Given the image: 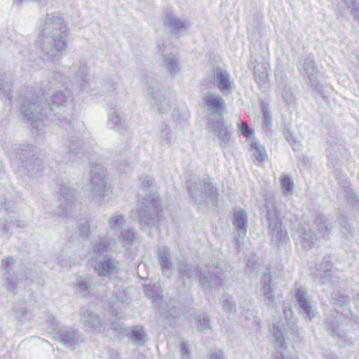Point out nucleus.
Masks as SVG:
<instances>
[{"instance_id": "f257e3e1", "label": "nucleus", "mask_w": 359, "mask_h": 359, "mask_svg": "<svg viewBox=\"0 0 359 359\" xmlns=\"http://www.w3.org/2000/svg\"><path fill=\"white\" fill-rule=\"evenodd\" d=\"M67 28L59 13L47 14L41 34L38 37V53L45 61L60 59L67 47Z\"/></svg>"}, {"instance_id": "f03ea898", "label": "nucleus", "mask_w": 359, "mask_h": 359, "mask_svg": "<svg viewBox=\"0 0 359 359\" xmlns=\"http://www.w3.org/2000/svg\"><path fill=\"white\" fill-rule=\"evenodd\" d=\"M153 183L154 178L151 176L140 177L137 207L132 211L133 216L144 225L151 224L161 211L158 196L150 190Z\"/></svg>"}, {"instance_id": "7ed1b4c3", "label": "nucleus", "mask_w": 359, "mask_h": 359, "mask_svg": "<svg viewBox=\"0 0 359 359\" xmlns=\"http://www.w3.org/2000/svg\"><path fill=\"white\" fill-rule=\"evenodd\" d=\"M50 122L58 124L66 129L71 125V116L74 110L75 104L72 93L69 89L56 91L50 98Z\"/></svg>"}, {"instance_id": "20e7f679", "label": "nucleus", "mask_w": 359, "mask_h": 359, "mask_svg": "<svg viewBox=\"0 0 359 359\" xmlns=\"http://www.w3.org/2000/svg\"><path fill=\"white\" fill-rule=\"evenodd\" d=\"M111 240L104 236L95 243L88 253L89 264L100 277H110L118 273V263L108 256H102L108 250Z\"/></svg>"}, {"instance_id": "39448f33", "label": "nucleus", "mask_w": 359, "mask_h": 359, "mask_svg": "<svg viewBox=\"0 0 359 359\" xmlns=\"http://www.w3.org/2000/svg\"><path fill=\"white\" fill-rule=\"evenodd\" d=\"M21 111L25 118L36 129L48 126L50 122L48 114L43 112V107L39 101V95L34 87H25L21 90Z\"/></svg>"}, {"instance_id": "423d86ee", "label": "nucleus", "mask_w": 359, "mask_h": 359, "mask_svg": "<svg viewBox=\"0 0 359 359\" xmlns=\"http://www.w3.org/2000/svg\"><path fill=\"white\" fill-rule=\"evenodd\" d=\"M266 219L269 229L271 231V241L278 247L283 245L289 241L287 230L283 227L280 219V210L278 209L275 198L269 195L266 198Z\"/></svg>"}, {"instance_id": "0eeeda50", "label": "nucleus", "mask_w": 359, "mask_h": 359, "mask_svg": "<svg viewBox=\"0 0 359 359\" xmlns=\"http://www.w3.org/2000/svg\"><path fill=\"white\" fill-rule=\"evenodd\" d=\"M90 192L95 200L100 204L108 203L112 198V190L107 187L105 170L100 165H93L90 170Z\"/></svg>"}, {"instance_id": "6e6552de", "label": "nucleus", "mask_w": 359, "mask_h": 359, "mask_svg": "<svg viewBox=\"0 0 359 359\" xmlns=\"http://www.w3.org/2000/svg\"><path fill=\"white\" fill-rule=\"evenodd\" d=\"M158 53L162 56V63L170 75H175L182 69L177 54L169 40L161 39L157 42Z\"/></svg>"}, {"instance_id": "1a4fd4ad", "label": "nucleus", "mask_w": 359, "mask_h": 359, "mask_svg": "<svg viewBox=\"0 0 359 359\" xmlns=\"http://www.w3.org/2000/svg\"><path fill=\"white\" fill-rule=\"evenodd\" d=\"M46 329L53 337L65 345L72 346L79 342V335L76 330L72 327H60L52 315H48L46 319Z\"/></svg>"}, {"instance_id": "9d476101", "label": "nucleus", "mask_w": 359, "mask_h": 359, "mask_svg": "<svg viewBox=\"0 0 359 359\" xmlns=\"http://www.w3.org/2000/svg\"><path fill=\"white\" fill-rule=\"evenodd\" d=\"M187 187L195 203L200 204L210 201L215 203L216 201V190L211 184L207 182L201 184L199 182L189 180L187 182Z\"/></svg>"}, {"instance_id": "9b49d317", "label": "nucleus", "mask_w": 359, "mask_h": 359, "mask_svg": "<svg viewBox=\"0 0 359 359\" xmlns=\"http://www.w3.org/2000/svg\"><path fill=\"white\" fill-rule=\"evenodd\" d=\"M76 208L74 191L67 187L61 188L55 214L60 217H68L75 212Z\"/></svg>"}, {"instance_id": "f8f14e48", "label": "nucleus", "mask_w": 359, "mask_h": 359, "mask_svg": "<svg viewBox=\"0 0 359 359\" xmlns=\"http://www.w3.org/2000/svg\"><path fill=\"white\" fill-rule=\"evenodd\" d=\"M161 21L163 26L172 33L185 31L191 26V20L187 17H178L171 8L163 12Z\"/></svg>"}, {"instance_id": "ddd939ff", "label": "nucleus", "mask_w": 359, "mask_h": 359, "mask_svg": "<svg viewBox=\"0 0 359 359\" xmlns=\"http://www.w3.org/2000/svg\"><path fill=\"white\" fill-rule=\"evenodd\" d=\"M107 124L109 128L121 133L128 130L130 121L122 109L116 106V107H111L109 109Z\"/></svg>"}, {"instance_id": "4468645a", "label": "nucleus", "mask_w": 359, "mask_h": 359, "mask_svg": "<svg viewBox=\"0 0 359 359\" xmlns=\"http://www.w3.org/2000/svg\"><path fill=\"white\" fill-rule=\"evenodd\" d=\"M212 83L223 95H229L235 88L234 81L230 74L221 68L214 70Z\"/></svg>"}, {"instance_id": "2eb2a0df", "label": "nucleus", "mask_w": 359, "mask_h": 359, "mask_svg": "<svg viewBox=\"0 0 359 359\" xmlns=\"http://www.w3.org/2000/svg\"><path fill=\"white\" fill-rule=\"evenodd\" d=\"M207 128L210 131L217 134L222 147H228L231 140V133L225 125L222 116H219L217 118H208Z\"/></svg>"}, {"instance_id": "dca6fc26", "label": "nucleus", "mask_w": 359, "mask_h": 359, "mask_svg": "<svg viewBox=\"0 0 359 359\" xmlns=\"http://www.w3.org/2000/svg\"><path fill=\"white\" fill-rule=\"evenodd\" d=\"M313 276L319 278L323 284L334 285L338 283L339 279L332 263L327 259H323L320 264L316 265Z\"/></svg>"}, {"instance_id": "f3484780", "label": "nucleus", "mask_w": 359, "mask_h": 359, "mask_svg": "<svg viewBox=\"0 0 359 359\" xmlns=\"http://www.w3.org/2000/svg\"><path fill=\"white\" fill-rule=\"evenodd\" d=\"M200 283L205 291L215 289L222 285V277L219 269L216 266H210L200 275Z\"/></svg>"}, {"instance_id": "a211bd4d", "label": "nucleus", "mask_w": 359, "mask_h": 359, "mask_svg": "<svg viewBox=\"0 0 359 359\" xmlns=\"http://www.w3.org/2000/svg\"><path fill=\"white\" fill-rule=\"evenodd\" d=\"M251 65L253 66L254 78L260 86L265 85L268 81L269 64L262 55L252 57Z\"/></svg>"}, {"instance_id": "6ab92c4d", "label": "nucleus", "mask_w": 359, "mask_h": 359, "mask_svg": "<svg viewBox=\"0 0 359 359\" xmlns=\"http://www.w3.org/2000/svg\"><path fill=\"white\" fill-rule=\"evenodd\" d=\"M301 73L308 79L309 83L312 88L319 93H322L323 86L318 81V70L313 58L307 57L304 60Z\"/></svg>"}, {"instance_id": "aec40b11", "label": "nucleus", "mask_w": 359, "mask_h": 359, "mask_svg": "<svg viewBox=\"0 0 359 359\" xmlns=\"http://www.w3.org/2000/svg\"><path fill=\"white\" fill-rule=\"evenodd\" d=\"M260 292L264 297V303L271 308L276 306V296L274 293L275 285L272 282V278L269 273H264L259 280Z\"/></svg>"}, {"instance_id": "412c9836", "label": "nucleus", "mask_w": 359, "mask_h": 359, "mask_svg": "<svg viewBox=\"0 0 359 359\" xmlns=\"http://www.w3.org/2000/svg\"><path fill=\"white\" fill-rule=\"evenodd\" d=\"M147 94L152 97V107L161 114H165L170 109V102L162 95L158 88L149 83L147 88Z\"/></svg>"}, {"instance_id": "4be33fe9", "label": "nucleus", "mask_w": 359, "mask_h": 359, "mask_svg": "<svg viewBox=\"0 0 359 359\" xmlns=\"http://www.w3.org/2000/svg\"><path fill=\"white\" fill-rule=\"evenodd\" d=\"M294 236L297 244L304 250L311 249L318 240L309 224L299 227Z\"/></svg>"}, {"instance_id": "5701e85b", "label": "nucleus", "mask_w": 359, "mask_h": 359, "mask_svg": "<svg viewBox=\"0 0 359 359\" xmlns=\"http://www.w3.org/2000/svg\"><path fill=\"white\" fill-rule=\"evenodd\" d=\"M306 291L304 287H300L297 289L295 298L300 308V312L306 319L311 320L316 316V311L311 302L306 299Z\"/></svg>"}, {"instance_id": "b1692460", "label": "nucleus", "mask_w": 359, "mask_h": 359, "mask_svg": "<svg viewBox=\"0 0 359 359\" xmlns=\"http://www.w3.org/2000/svg\"><path fill=\"white\" fill-rule=\"evenodd\" d=\"M203 101L206 109L214 114H219L225 109L226 104L221 95L208 92L203 96Z\"/></svg>"}, {"instance_id": "393cba45", "label": "nucleus", "mask_w": 359, "mask_h": 359, "mask_svg": "<svg viewBox=\"0 0 359 359\" xmlns=\"http://www.w3.org/2000/svg\"><path fill=\"white\" fill-rule=\"evenodd\" d=\"M311 229L316 231L313 234L319 240L329 238L332 226L325 215H318L316 217Z\"/></svg>"}, {"instance_id": "a878e982", "label": "nucleus", "mask_w": 359, "mask_h": 359, "mask_svg": "<svg viewBox=\"0 0 359 359\" xmlns=\"http://www.w3.org/2000/svg\"><path fill=\"white\" fill-rule=\"evenodd\" d=\"M67 81L68 79L60 72H55L50 74L47 81L42 83L41 91H43V95L52 89L65 87Z\"/></svg>"}, {"instance_id": "bb28decb", "label": "nucleus", "mask_w": 359, "mask_h": 359, "mask_svg": "<svg viewBox=\"0 0 359 359\" xmlns=\"http://www.w3.org/2000/svg\"><path fill=\"white\" fill-rule=\"evenodd\" d=\"M233 225L237 229L238 236L241 238H244L247 231L248 215L243 210H234Z\"/></svg>"}, {"instance_id": "cd10ccee", "label": "nucleus", "mask_w": 359, "mask_h": 359, "mask_svg": "<svg viewBox=\"0 0 359 359\" xmlns=\"http://www.w3.org/2000/svg\"><path fill=\"white\" fill-rule=\"evenodd\" d=\"M14 264V260L12 257H7L2 262V267L6 271L5 273V285L7 289L10 291L14 290L15 288L16 282L14 280L15 278L19 279L15 276L14 273H11V268ZM22 279L21 278H20Z\"/></svg>"}, {"instance_id": "c85d7f7f", "label": "nucleus", "mask_w": 359, "mask_h": 359, "mask_svg": "<svg viewBox=\"0 0 359 359\" xmlns=\"http://www.w3.org/2000/svg\"><path fill=\"white\" fill-rule=\"evenodd\" d=\"M158 257L163 275L166 277H170L172 273V262L167 248H159L158 250Z\"/></svg>"}, {"instance_id": "c756f323", "label": "nucleus", "mask_w": 359, "mask_h": 359, "mask_svg": "<svg viewBox=\"0 0 359 359\" xmlns=\"http://www.w3.org/2000/svg\"><path fill=\"white\" fill-rule=\"evenodd\" d=\"M81 316L86 330L89 331L100 330L102 327L100 320L93 312L88 310H83Z\"/></svg>"}, {"instance_id": "7c9ffc66", "label": "nucleus", "mask_w": 359, "mask_h": 359, "mask_svg": "<svg viewBox=\"0 0 359 359\" xmlns=\"http://www.w3.org/2000/svg\"><path fill=\"white\" fill-rule=\"evenodd\" d=\"M250 151L253 158V161L257 165H259L267 157L265 148L257 141L252 142Z\"/></svg>"}, {"instance_id": "2f4dec72", "label": "nucleus", "mask_w": 359, "mask_h": 359, "mask_svg": "<svg viewBox=\"0 0 359 359\" xmlns=\"http://www.w3.org/2000/svg\"><path fill=\"white\" fill-rule=\"evenodd\" d=\"M12 83L13 76L11 74L0 73V91L8 100L11 97Z\"/></svg>"}, {"instance_id": "473e14b6", "label": "nucleus", "mask_w": 359, "mask_h": 359, "mask_svg": "<svg viewBox=\"0 0 359 359\" xmlns=\"http://www.w3.org/2000/svg\"><path fill=\"white\" fill-rule=\"evenodd\" d=\"M76 78L77 81L80 83L81 88L85 90L86 88V85L90 80V75L88 72V67L83 61L79 62Z\"/></svg>"}, {"instance_id": "72a5a7b5", "label": "nucleus", "mask_w": 359, "mask_h": 359, "mask_svg": "<svg viewBox=\"0 0 359 359\" xmlns=\"http://www.w3.org/2000/svg\"><path fill=\"white\" fill-rule=\"evenodd\" d=\"M128 337L135 344L144 345L147 341L146 334L142 327L135 326L127 333Z\"/></svg>"}, {"instance_id": "f704fd0d", "label": "nucleus", "mask_w": 359, "mask_h": 359, "mask_svg": "<svg viewBox=\"0 0 359 359\" xmlns=\"http://www.w3.org/2000/svg\"><path fill=\"white\" fill-rule=\"evenodd\" d=\"M68 147L70 154L75 155L79 159L83 160L87 156L83 143L80 140L71 141Z\"/></svg>"}, {"instance_id": "c9c22d12", "label": "nucleus", "mask_w": 359, "mask_h": 359, "mask_svg": "<svg viewBox=\"0 0 359 359\" xmlns=\"http://www.w3.org/2000/svg\"><path fill=\"white\" fill-rule=\"evenodd\" d=\"M109 227L115 231H120L126 224V219L121 212H115L108 219Z\"/></svg>"}, {"instance_id": "e433bc0d", "label": "nucleus", "mask_w": 359, "mask_h": 359, "mask_svg": "<svg viewBox=\"0 0 359 359\" xmlns=\"http://www.w3.org/2000/svg\"><path fill=\"white\" fill-rule=\"evenodd\" d=\"M93 287L92 278H86L84 280H81L74 285V289L76 293L79 294L83 297L88 295Z\"/></svg>"}, {"instance_id": "4c0bfd02", "label": "nucleus", "mask_w": 359, "mask_h": 359, "mask_svg": "<svg viewBox=\"0 0 359 359\" xmlns=\"http://www.w3.org/2000/svg\"><path fill=\"white\" fill-rule=\"evenodd\" d=\"M144 292L158 306V302H161L163 299L161 288L156 285H148L144 287Z\"/></svg>"}, {"instance_id": "58836bf2", "label": "nucleus", "mask_w": 359, "mask_h": 359, "mask_svg": "<svg viewBox=\"0 0 359 359\" xmlns=\"http://www.w3.org/2000/svg\"><path fill=\"white\" fill-rule=\"evenodd\" d=\"M271 332L277 346L283 347L285 341V330L283 325L280 323L274 325L272 327Z\"/></svg>"}, {"instance_id": "ea45409f", "label": "nucleus", "mask_w": 359, "mask_h": 359, "mask_svg": "<svg viewBox=\"0 0 359 359\" xmlns=\"http://www.w3.org/2000/svg\"><path fill=\"white\" fill-rule=\"evenodd\" d=\"M278 93L281 95L282 99L286 104L290 105L294 101V97L290 87L286 84L279 82L278 86Z\"/></svg>"}, {"instance_id": "a19ab883", "label": "nucleus", "mask_w": 359, "mask_h": 359, "mask_svg": "<svg viewBox=\"0 0 359 359\" xmlns=\"http://www.w3.org/2000/svg\"><path fill=\"white\" fill-rule=\"evenodd\" d=\"M172 116L176 126L179 127L183 128L189 123V115L187 111L180 113L178 111H175Z\"/></svg>"}, {"instance_id": "79ce46f5", "label": "nucleus", "mask_w": 359, "mask_h": 359, "mask_svg": "<svg viewBox=\"0 0 359 359\" xmlns=\"http://www.w3.org/2000/svg\"><path fill=\"white\" fill-rule=\"evenodd\" d=\"M281 189L285 196H289L292 194L294 189V183L292 179L287 176L284 175L281 180Z\"/></svg>"}, {"instance_id": "37998d69", "label": "nucleus", "mask_w": 359, "mask_h": 359, "mask_svg": "<svg viewBox=\"0 0 359 359\" xmlns=\"http://www.w3.org/2000/svg\"><path fill=\"white\" fill-rule=\"evenodd\" d=\"M121 239L123 245L128 247L131 245L135 240V231L133 229H126L121 231Z\"/></svg>"}, {"instance_id": "c03bdc74", "label": "nucleus", "mask_w": 359, "mask_h": 359, "mask_svg": "<svg viewBox=\"0 0 359 359\" xmlns=\"http://www.w3.org/2000/svg\"><path fill=\"white\" fill-rule=\"evenodd\" d=\"M350 298L339 292H334L332 295L331 302L334 305L345 306L349 303Z\"/></svg>"}, {"instance_id": "a18cd8bd", "label": "nucleus", "mask_w": 359, "mask_h": 359, "mask_svg": "<svg viewBox=\"0 0 359 359\" xmlns=\"http://www.w3.org/2000/svg\"><path fill=\"white\" fill-rule=\"evenodd\" d=\"M170 143H171L170 130L166 126H165L161 128V130L160 144L162 147H167L170 145Z\"/></svg>"}, {"instance_id": "49530a36", "label": "nucleus", "mask_w": 359, "mask_h": 359, "mask_svg": "<svg viewBox=\"0 0 359 359\" xmlns=\"http://www.w3.org/2000/svg\"><path fill=\"white\" fill-rule=\"evenodd\" d=\"M118 82V76H114L113 77H109L106 80L105 88L109 93H116Z\"/></svg>"}, {"instance_id": "de8ad7c7", "label": "nucleus", "mask_w": 359, "mask_h": 359, "mask_svg": "<svg viewBox=\"0 0 359 359\" xmlns=\"http://www.w3.org/2000/svg\"><path fill=\"white\" fill-rule=\"evenodd\" d=\"M79 230L81 236L88 237L90 233V221L84 218L81 219L79 224Z\"/></svg>"}, {"instance_id": "09e8293b", "label": "nucleus", "mask_w": 359, "mask_h": 359, "mask_svg": "<svg viewBox=\"0 0 359 359\" xmlns=\"http://www.w3.org/2000/svg\"><path fill=\"white\" fill-rule=\"evenodd\" d=\"M222 307L225 312L232 313L236 311L235 302L231 297H226L222 302Z\"/></svg>"}, {"instance_id": "8fccbe9b", "label": "nucleus", "mask_w": 359, "mask_h": 359, "mask_svg": "<svg viewBox=\"0 0 359 359\" xmlns=\"http://www.w3.org/2000/svg\"><path fill=\"white\" fill-rule=\"evenodd\" d=\"M196 321L198 326L201 330H205L210 328V323L208 316L205 315H198L196 316Z\"/></svg>"}, {"instance_id": "3c124183", "label": "nucleus", "mask_w": 359, "mask_h": 359, "mask_svg": "<svg viewBox=\"0 0 359 359\" xmlns=\"http://www.w3.org/2000/svg\"><path fill=\"white\" fill-rule=\"evenodd\" d=\"M329 326L333 334H335L339 338H342L344 337V331L341 329V325L339 324L338 320H334V322H330Z\"/></svg>"}, {"instance_id": "603ef678", "label": "nucleus", "mask_w": 359, "mask_h": 359, "mask_svg": "<svg viewBox=\"0 0 359 359\" xmlns=\"http://www.w3.org/2000/svg\"><path fill=\"white\" fill-rule=\"evenodd\" d=\"M180 272L182 275V278L184 279L185 277L191 278L193 276L194 273L198 271H195L192 270V267L187 264H182L180 266Z\"/></svg>"}, {"instance_id": "864d4df0", "label": "nucleus", "mask_w": 359, "mask_h": 359, "mask_svg": "<svg viewBox=\"0 0 359 359\" xmlns=\"http://www.w3.org/2000/svg\"><path fill=\"white\" fill-rule=\"evenodd\" d=\"M15 313V317L20 321H23L27 319L26 316L27 315V309L23 306H16L13 309Z\"/></svg>"}, {"instance_id": "5fc2aeb1", "label": "nucleus", "mask_w": 359, "mask_h": 359, "mask_svg": "<svg viewBox=\"0 0 359 359\" xmlns=\"http://www.w3.org/2000/svg\"><path fill=\"white\" fill-rule=\"evenodd\" d=\"M25 167L27 168L29 172L33 173L36 170L37 172L39 171L41 168V161L38 158H35L29 163H25Z\"/></svg>"}, {"instance_id": "6e6d98bb", "label": "nucleus", "mask_w": 359, "mask_h": 359, "mask_svg": "<svg viewBox=\"0 0 359 359\" xmlns=\"http://www.w3.org/2000/svg\"><path fill=\"white\" fill-rule=\"evenodd\" d=\"M262 114H263L264 126L266 130H269L271 126V113L266 107H264L262 109Z\"/></svg>"}, {"instance_id": "4d7b16f0", "label": "nucleus", "mask_w": 359, "mask_h": 359, "mask_svg": "<svg viewBox=\"0 0 359 359\" xmlns=\"http://www.w3.org/2000/svg\"><path fill=\"white\" fill-rule=\"evenodd\" d=\"M180 351L181 353L182 359H189L190 351L188 345L186 342H182L180 346Z\"/></svg>"}, {"instance_id": "13d9d810", "label": "nucleus", "mask_w": 359, "mask_h": 359, "mask_svg": "<svg viewBox=\"0 0 359 359\" xmlns=\"http://www.w3.org/2000/svg\"><path fill=\"white\" fill-rule=\"evenodd\" d=\"M285 137L287 142L291 144L294 150L299 149V143L295 140L294 135L290 132L285 133Z\"/></svg>"}, {"instance_id": "bf43d9fd", "label": "nucleus", "mask_w": 359, "mask_h": 359, "mask_svg": "<svg viewBox=\"0 0 359 359\" xmlns=\"http://www.w3.org/2000/svg\"><path fill=\"white\" fill-rule=\"evenodd\" d=\"M241 130L243 135L246 137H248L250 135L248 126L246 123L243 122L241 123Z\"/></svg>"}, {"instance_id": "052dcab7", "label": "nucleus", "mask_w": 359, "mask_h": 359, "mask_svg": "<svg viewBox=\"0 0 359 359\" xmlns=\"http://www.w3.org/2000/svg\"><path fill=\"white\" fill-rule=\"evenodd\" d=\"M285 317L287 321H290L292 317V311L290 308H285L283 311Z\"/></svg>"}, {"instance_id": "680f3d73", "label": "nucleus", "mask_w": 359, "mask_h": 359, "mask_svg": "<svg viewBox=\"0 0 359 359\" xmlns=\"http://www.w3.org/2000/svg\"><path fill=\"white\" fill-rule=\"evenodd\" d=\"M212 359H224L223 353L221 351L215 352L211 355Z\"/></svg>"}, {"instance_id": "e2e57ef3", "label": "nucleus", "mask_w": 359, "mask_h": 359, "mask_svg": "<svg viewBox=\"0 0 359 359\" xmlns=\"http://www.w3.org/2000/svg\"><path fill=\"white\" fill-rule=\"evenodd\" d=\"M15 222H11L6 225H4L2 227L3 231H8L12 229V226L15 225Z\"/></svg>"}, {"instance_id": "0e129e2a", "label": "nucleus", "mask_w": 359, "mask_h": 359, "mask_svg": "<svg viewBox=\"0 0 359 359\" xmlns=\"http://www.w3.org/2000/svg\"><path fill=\"white\" fill-rule=\"evenodd\" d=\"M271 359H283V355L281 352H276L271 356Z\"/></svg>"}, {"instance_id": "69168bd1", "label": "nucleus", "mask_w": 359, "mask_h": 359, "mask_svg": "<svg viewBox=\"0 0 359 359\" xmlns=\"http://www.w3.org/2000/svg\"><path fill=\"white\" fill-rule=\"evenodd\" d=\"M344 2L347 7H351L354 5L355 0H344Z\"/></svg>"}, {"instance_id": "338daca9", "label": "nucleus", "mask_w": 359, "mask_h": 359, "mask_svg": "<svg viewBox=\"0 0 359 359\" xmlns=\"http://www.w3.org/2000/svg\"><path fill=\"white\" fill-rule=\"evenodd\" d=\"M109 327L113 329V330H118L119 329V325H115L114 324H109Z\"/></svg>"}, {"instance_id": "774afa93", "label": "nucleus", "mask_w": 359, "mask_h": 359, "mask_svg": "<svg viewBox=\"0 0 359 359\" xmlns=\"http://www.w3.org/2000/svg\"><path fill=\"white\" fill-rule=\"evenodd\" d=\"M353 15L358 18V21H359V11H355L354 13H353Z\"/></svg>"}]
</instances>
